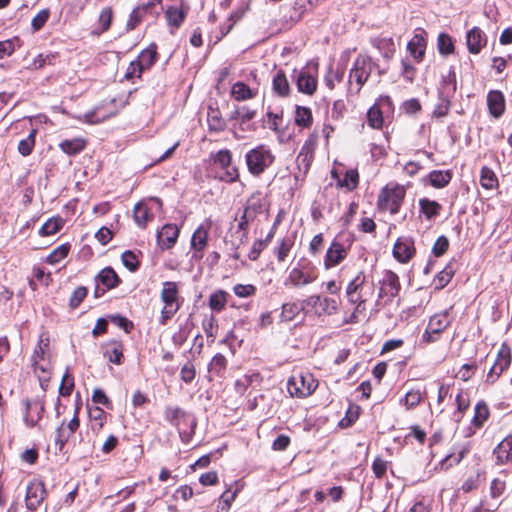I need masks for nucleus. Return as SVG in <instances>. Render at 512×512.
Here are the masks:
<instances>
[{"mask_svg":"<svg viewBox=\"0 0 512 512\" xmlns=\"http://www.w3.org/2000/svg\"><path fill=\"white\" fill-rule=\"evenodd\" d=\"M374 292V283L368 282L363 272H358L348 283L346 297L349 303L356 306L351 315L350 322H357V314L365 311V304L373 297Z\"/></svg>","mask_w":512,"mask_h":512,"instance_id":"1","label":"nucleus"},{"mask_svg":"<svg viewBox=\"0 0 512 512\" xmlns=\"http://www.w3.org/2000/svg\"><path fill=\"white\" fill-rule=\"evenodd\" d=\"M160 299L163 303V308L160 313L159 322L165 325L180 309L178 284L174 281L163 282Z\"/></svg>","mask_w":512,"mask_h":512,"instance_id":"2","label":"nucleus"},{"mask_svg":"<svg viewBox=\"0 0 512 512\" xmlns=\"http://www.w3.org/2000/svg\"><path fill=\"white\" fill-rule=\"evenodd\" d=\"M274 155L265 145H259L249 150L245 155L248 171L254 175H261L274 162Z\"/></svg>","mask_w":512,"mask_h":512,"instance_id":"3","label":"nucleus"},{"mask_svg":"<svg viewBox=\"0 0 512 512\" xmlns=\"http://www.w3.org/2000/svg\"><path fill=\"white\" fill-rule=\"evenodd\" d=\"M318 381L311 373H298L289 378L287 390L292 397L305 398L317 388Z\"/></svg>","mask_w":512,"mask_h":512,"instance_id":"4","label":"nucleus"},{"mask_svg":"<svg viewBox=\"0 0 512 512\" xmlns=\"http://www.w3.org/2000/svg\"><path fill=\"white\" fill-rule=\"evenodd\" d=\"M317 278V268L309 261L303 262L290 270L285 285L299 288L313 283Z\"/></svg>","mask_w":512,"mask_h":512,"instance_id":"5","label":"nucleus"},{"mask_svg":"<svg viewBox=\"0 0 512 512\" xmlns=\"http://www.w3.org/2000/svg\"><path fill=\"white\" fill-rule=\"evenodd\" d=\"M404 197L405 189L403 186L386 187L378 197V205L381 209L388 210L391 214H396L401 207Z\"/></svg>","mask_w":512,"mask_h":512,"instance_id":"6","label":"nucleus"},{"mask_svg":"<svg viewBox=\"0 0 512 512\" xmlns=\"http://www.w3.org/2000/svg\"><path fill=\"white\" fill-rule=\"evenodd\" d=\"M374 68V64L371 59L364 55H359L350 70L349 82L355 81L357 84L356 93H359L362 86L367 82Z\"/></svg>","mask_w":512,"mask_h":512,"instance_id":"7","label":"nucleus"},{"mask_svg":"<svg viewBox=\"0 0 512 512\" xmlns=\"http://www.w3.org/2000/svg\"><path fill=\"white\" fill-rule=\"evenodd\" d=\"M211 157L214 161V164L218 165L224 171V174L221 176L222 180L228 183H232L238 179V169L231 165L232 154L230 150H219L215 154H212Z\"/></svg>","mask_w":512,"mask_h":512,"instance_id":"8","label":"nucleus"},{"mask_svg":"<svg viewBox=\"0 0 512 512\" xmlns=\"http://www.w3.org/2000/svg\"><path fill=\"white\" fill-rule=\"evenodd\" d=\"M511 364V350L508 345L502 344L497 358L487 374V382L494 383Z\"/></svg>","mask_w":512,"mask_h":512,"instance_id":"9","label":"nucleus"},{"mask_svg":"<svg viewBox=\"0 0 512 512\" xmlns=\"http://www.w3.org/2000/svg\"><path fill=\"white\" fill-rule=\"evenodd\" d=\"M450 317L448 312L435 314L430 318L428 326L425 330L423 338L427 342H434L437 340V336L443 332L450 325Z\"/></svg>","mask_w":512,"mask_h":512,"instance_id":"10","label":"nucleus"},{"mask_svg":"<svg viewBox=\"0 0 512 512\" xmlns=\"http://www.w3.org/2000/svg\"><path fill=\"white\" fill-rule=\"evenodd\" d=\"M304 304L311 307L318 315H332L338 310V302L333 298L321 297L319 295L309 296Z\"/></svg>","mask_w":512,"mask_h":512,"instance_id":"11","label":"nucleus"},{"mask_svg":"<svg viewBox=\"0 0 512 512\" xmlns=\"http://www.w3.org/2000/svg\"><path fill=\"white\" fill-rule=\"evenodd\" d=\"M211 227V221L207 220L204 224H201L193 233L191 238V247L194 249L193 258L201 259L203 257V251L208 244L209 230Z\"/></svg>","mask_w":512,"mask_h":512,"instance_id":"12","label":"nucleus"},{"mask_svg":"<svg viewBox=\"0 0 512 512\" xmlns=\"http://www.w3.org/2000/svg\"><path fill=\"white\" fill-rule=\"evenodd\" d=\"M165 419L172 425L179 429L180 435L182 436L181 424L188 423L191 426V432L193 433L196 426V420L190 414L186 413L183 409L177 406H168L164 411Z\"/></svg>","mask_w":512,"mask_h":512,"instance_id":"13","label":"nucleus"},{"mask_svg":"<svg viewBox=\"0 0 512 512\" xmlns=\"http://www.w3.org/2000/svg\"><path fill=\"white\" fill-rule=\"evenodd\" d=\"M79 407L75 408L73 418L67 423L62 422V424L56 430L55 443L59 445V450H62L64 445L70 439V437L74 434V432L79 428L80 421L78 417Z\"/></svg>","mask_w":512,"mask_h":512,"instance_id":"14","label":"nucleus"},{"mask_svg":"<svg viewBox=\"0 0 512 512\" xmlns=\"http://www.w3.org/2000/svg\"><path fill=\"white\" fill-rule=\"evenodd\" d=\"M46 494L45 486L40 481L31 482L26 490V507L29 510H36L43 502Z\"/></svg>","mask_w":512,"mask_h":512,"instance_id":"15","label":"nucleus"},{"mask_svg":"<svg viewBox=\"0 0 512 512\" xmlns=\"http://www.w3.org/2000/svg\"><path fill=\"white\" fill-rule=\"evenodd\" d=\"M26 412L24 415V422L26 426L40 427L39 422L43 417V413L45 411L44 403L42 401H26Z\"/></svg>","mask_w":512,"mask_h":512,"instance_id":"16","label":"nucleus"},{"mask_svg":"<svg viewBox=\"0 0 512 512\" xmlns=\"http://www.w3.org/2000/svg\"><path fill=\"white\" fill-rule=\"evenodd\" d=\"M346 257H347V250H346L345 246L342 243L334 241L326 252V256L324 259L325 269H330L332 267L337 266Z\"/></svg>","mask_w":512,"mask_h":512,"instance_id":"17","label":"nucleus"},{"mask_svg":"<svg viewBox=\"0 0 512 512\" xmlns=\"http://www.w3.org/2000/svg\"><path fill=\"white\" fill-rule=\"evenodd\" d=\"M414 253V242L410 238H399L393 247V255L401 263H407Z\"/></svg>","mask_w":512,"mask_h":512,"instance_id":"18","label":"nucleus"},{"mask_svg":"<svg viewBox=\"0 0 512 512\" xmlns=\"http://www.w3.org/2000/svg\"><path fill=\"white\" fill-rule=\"evenodd\" d=\"M317 138V135L315 133H312L305 141L304 145L301 148V151L297 156V163L299 166L303 165L305 169L309 168L314 157Z\"/></svg>","mask_w":512,"mask_h":512,"instance_id":"19","label":"nucleus"},{"mask_svg":"<svg viewBox=\"0 0 512 512\" xmlns=\"http://www.w3.org/2000/svg\"><path fill=\"white\" fill-rule=\"evenodd\" d=\"M466 43L471 54H478L486 45L487 37L479 27H474L467 32Z\"/></svg>","mask_w":512,"mask_h":512,"instance_id":"20","label":"nucleus"},{"mask_svg":"<svg viewBox=\"0 0 512 512\" xmlns=\"http://www.w3.org/2000/svg\"><path fill=\"white\" fill-rule=\"evenodd\" d=\"M179 236V229L176 225L166 224L158 232L157 240L162 249H169L174 246Z\"/></svg>","mask_w":512,"mask_h":512,"instance_id":"21","label":"nucleus"},{"mask_svg":"<svg viewBox=\"0 0 512 512\" xmlns=\"http://www.w3.org/2000/svg\"><path fill=\"white\" fill-rule=\"evenodd\" d=\"M487 106L489 113L493 117H501L505 111V98L503 93L499 90L489 91L487 94Z\"/></svg>","mask_w":512,"mask_h":512,"instance_id":"22","label":"nucleus"},{"mask_svg":"<svg viewBox=\"0 0 512 512\" xmlns=\"http://www.w3.org/2000/svg\"><path fill=\"white\" fill-rule=\"evenodd\" d=\"M96 281L98 285L102 284L104 286L102 289V293H104L108 289L115 288L120 280L112 268L106 267L99 272L96 277Z\"/></svg>","mask_w":512,"mask_h":512,"instance_id":"23","label":"nucleus"},{"mask_svg":"<svg viewBox=\"0 0 512 512\" xmlns=\"http://www.w3.org/2000/svg\"><path fill=\"white\" fill-rule=\"evenodd\" d=\"M273 92L280 97H287L290 94V85L285 73L281 70L277 71L272 79Z\"/></svg>","mask_w":512,"mask_h":512,"instance_id":"24","label":"nucleus"},{"mask_svg":"<svg viewBox=\"0 0 512 512\" xmlns=\"http://www.w3.org/2000/svg\"><path fill=\"white\" fill-rule=\"evenodd\" d=\"M86 140L81 137H76L70 140H63L59 143V148L62 152L69 156H74L83 151L86 147Z\"/></svg>","mask_w":512,"mask_h":512,"instance_id":"25","label":"nucleus"},{"mask_svg":"<svg viewBox=\"0 0 512 512\" xmlns=\"http://www.w3.org/2000/svg\"><path fill=\"white\" fill-rule=\"evenodd\" d=\"M256 95V89H251L248 85L241 81L234 83L231 89V96L236 101H246L254 98Z\"/></svg>","mask_w":512,"mask_h":512,"instance_id":"26","label":"nucleus"},{"mask_svg":"<svg viewBox=\"0 0 512 512\" xmlns=\"http://www.w3.org/2000/svg\"><path fill=\"white\" fill-rule=\"evenodd\" d=\"M494 454L498 463H505L512 461V436L502 440L494 449Z\"/></svg>","mask_w":512,"mask_h":512,"instance_id":"27","label":"nucleus"},{"mask_svg":"<svg viewBox=\"0 0 512 512\" xmlns=\"http://www.w3.org/2000/svg\"><path fill=\"white\" fill-rule=\"evenodd\" d=\"M297 87L302 93L312 95L317 88L316 79L306 72H300L297 77Z\"/></svg>","mask_w":512,"mask_h":512,"instance_id":"28","label":"nucleus"},{"mask_svg":"<svg viewBox=\"0 0 512 512\" xmlns=\"http://www.w3.org/2000/svg\"><path fill=\"white\" fill-rule=\"evenodd\" d=\"M133 214L134 220L140 228H145L148 222L153 219V214L150 209L143 203L135 205Z\"/></svg>","mask_w":512,"mask_h":512,"instance_id":"29","label":"nucleus"},{"mask_svg":"<svg viewBox=\"0 0 512 512\" xmlns=\"http://www.w3.org/2000/svg\"><path fill=\"white\" fill-rule=\"evenodd\" d=\"M157 59V47L155 44L144 49L137 58L138 63L145 71L150 69Z\"/></svg>","mask_w":512,"mask_h":512,"instance_id":"30","label":"nucleus"},{"mask_svg":"<svg viewBox=\"0 0 512 512\" xmlns=\"http://www.w3.org/2000/svg\"><path fill=\"white\" fill-rule=\"evenodd\" d=\"M207 122L210 131L220 132L224 130L226 123L217 108L210 107L207 113Z\"/></svg>","mask_w":512,"mask_h":512,"instance_id":"31","label":"nucleus"},{"mask_svg":"<svg viewBox=\"0 0 512 512\" xmlns=\"http://www.w3.org/2000/svg\"><path fill=\"white\" fill-rule=\"evenodd\" d=\"M48 345H49V338L45 334H41L39 343L34 350L33 358H34L35 369H40L43 372L46 371V368L40 364V360L44 359Z\"/></svg>","mask_w":512,"mask_h":512,"instance_id":"32","label":"nucleus"},{"mask_svg":"<svg viewBox=\"0 0 512 512\" xmlns=\"http://www.w3.org/2000/svg\"><path fill=\"white\" fill-rule=\"evenodd\" d=\"M105 356L109 362L120 365L123 359V345L120 342L113 341L107 345Z\"/></svg>","mask_w":512,"mask_h":512,"instance_id":"33","label":"nucleus"},{"mask_svg":"<svg viewBox=\"0 0 512 512\" xmlns=\"http://www.w3.org/2000/svg\"><path fill=\"white\" fill-rule=\"evenodd\" d=\"M419 206L421 212L426 216V218L431 219L439 215L441 210V205L433 200L422 198L419 200Z\"/></svg>","mask_w":512,"mask_h":512,"instance_id":"34","label":"nucleus"},{"mask_svg":"<svg viewBox=\"0 0 512 512\" xmlns=\"http://www.w3.org/2000/svg\"><path fill=\"white\" fill-rule=\"evenodd\" d=\"M428 177H429L430 184L433 187L443 188L451 181L452 174L450 173V171L435 170V171H432Z\"/></svg>","mask_w":512,"mask_h":512,"instance_id":"35","label":"nucleus"},{"mask_svg":"<svg viewBox=\"0 0 512 512\" xmlns=\"http://www.w3.org/2000/svg\"><path fill=\"white\" fill-rule=\"evenodd\" d=\"M467 453L466 447H461L457 452L448 454L439 464L441 470H447L454 465H457Z\"/></svg>","mask_w":512,"mask_h":512,"instance_id":"36","label":"nucleus"},{"mask_svg":"<svg viewBox=\"0 0 512 512\" xmlns=\"http://www.w3.org/2000/svg\"><path fill=\"white\" fill-rule=\"evenodd\" d=\"M37 132H38L37 128H33L30 131L29 135L25 139H23L19 142L17 149H18V152L22 156L26 157L32 153L34 146H35V138H36Z\"/></svg>","mask_w":512,"mask_h":512,"instance_id":"37","label":"nucleus"},{"mask_svg":"<svg viewBox=\"0 0 512 512\" xmlns=\"http://www.w3.org/2000/svg\"><path fill=\"white\" fill-rule=\"evenodd\" d=\"M312 112L310 108L303 106H296L295 110V123L298 126L307 128L312 124Z\"/></svg>","mask_w":512,"mask_h":512,"instance_id":"38","label":"nucleus"},{"mask_svg":"<svg viewBox=\"0 0 512 512\" xmlns=\"http://www.w3.org/2000/svg\"><path fill=\"white\" fill-rule=\"evenodd\" d=\"M359 183V174L356 169L347 170L343 179L338 181V186L346 188L348 191L356 189Z\"/></svg>","mask_w":512,"mask_h":512,"instance_id":"39","label":"nucleus"},{"mask_svg":"<svg viewBox=\"0 0 512 512\" xmlns=\"http://www.w3.org/2000/svg\"><path fill=\"white\" fill-rule=\"evenodd\" d=\"M407 49L415 60L421 61L425 53L423 39L419 36H414L408 43Z\"/></svg>","mask_w":512,"mask_h":512,"instance_id":"40","label":"nucleus"},{"mask_svg":"<svg viewBox=\"0 0 512 512\" xmlns=\"http://www.w3.org/2000/svg\"><path fill=\"white\" fill-rule=\"evenodd\" d=\"M450 95H445L444 92H439V101L433 111V116L441 118L446 116L451 108Z\"/></svg>","mask_w":512,"mask_h":512,"instance_id":"41","label":"nucleus"},{"mask_svg":"<svg viewBox=\"0 0 512 512\" xmlns=\"http://www.w3.org/2000/svg\"><path fill=\"white\" fill-rule=\"evenodd\" d=\"M63 226L61 218H50L40 228L39 234L41 236H51L60 231Z\"/></svg>","mask_w":512,"mask_h":512,"instance_id":"42","label":"nucleus"},{"mask_svg":"<svg viewBox=\"0 0 512 512\" xmlns=\"http://www.w3.org/2000/svg\"><path fill=\"white\" fill-rule=\"evenodd\" d=\"M227 302V293L223 290H218L212 293L209 297V307L216 312L222 311Z\"/></svg>","mask_w":512,"mask_h":512,"instance_id":"43","label":"nucleus"},{"mask_svg":"<svg viewBox=\"0 0 512 512\" xmlns=\"http://www.w3.org/2000/svg\"><path fill=\"white\" fill-rule=\"evenodd\" d=\"M368 125L373 129L382 128L384 119L379 106L373 105L367 112Z\"/></svg>","mask_w":512,"mask_h":512,"instance_id":"44","label":"nucleus"},{"mask_svg":"<svg viewBox=\"0 0 512 512\" xmlns=\"http://www.w3.org/2000/svg\"><path fill=\"white\" fill-rule=\"evenodd\" d=\"M480 183L485 189H493L497 186L498 180L492 169L486 166L481 169Z\"/></svg>","mask_w":512,"mask_h":512,"instance_id":"45","label":"nucleus"},{"mask_svg":"<svg viewBox=\"0 0 512 512\" xmlns=\"http://www.w3.org/2000/svg\"><path fill=\"white\" fill-rule=\"evenodd\" d=\"M70 251V245L68 243L62 244L55 248L46 258L47 263L55 265L61 260L67 257Z\"/></svg>","mask_w":512,"mask_h":512,"instance_id":"46","label":"nucleus"},{"mask_svg":"<svg viewBox=\"0 0 512 512\" xmlns=\"http://www.w3.org/2000/svg\"><path fill=\"white\" fill-rule=\"evenodd\" d=\"M383 284H384V286L389 287L388 293L391 296L397 295L399 288H400V284H399V278L394 272H392V271L386 272V274L384 276Z\"/></svg>","mask_w":512,"mask_h":512,"instance_id":"47","label":"nucleus"},{"mask_svg":"<svg viewBox=\"0 0 512 512\" xmlns=\"http://www.w3.org/2000/svg\"><path fill=\"white\" fill-rule=\"evenodd\" d=\"M293 245L294 242L292 239L285 238L280 242L279 246L275 248V254L279 262H284L286 260Z\"/></svg>","mask_w":512,"mask_h":512,"instance_id":"48","label":"nucleus"},{"mask_svg":"<svg viewBox=\"0 0 512 512\" xmlns=\"http://www.w3.org/2000/svg\"><path fill=\"white\" fill-rule=\"evenodd\" d=\"M166 18L170 25L175 27H179L184 20L185 14L184 12L177 7H169L166 10Z\"/></svg>","mask_w":512,"mask_h":512,"instance_id":"49","label":"nucleus"},{"mask_svg":"<svg viewBox=\"0 0 512 512\" xmlns=\"http://www.w3.org/2000/svg\"><path fill=\"white\" fill-rule=\"evenodd\" d=\"M488 416H489L488 406L483 402H479L475 406V414L473 417L474 425H476L478 427L482 426L483 423L488 419Z\"/></svg>","mask_w":512,"mask_h":512,"instance_id":"50","label":"nucleus"},{"mask_svg":"<svg viewBox=\"0 0 512 512\" xmlns=\"http://www.w3.org/2000/svg\"><path fill=\"white\" fill-rule=\"evenodd\" d=\"M298 313L299 307L296 303H284L282 305L280 318L284 322H290L295 319Z\"/></svg>","mask_w":512,"mask_h":512,"instance_id":"51","label":"nucleus"},{"mask_svg":"<svg viewBox=\"0 0 512 512\" xmlns=\"http://www.w3.org/2000/svg\"><path fill=\"white\" fill-rule=\"evenodd\" d=\"M438 49L442 55H449L454 50V44L451 37L445 33H441L438 36Z\"/></svg>","mask_w":512,"mask_h":512,"instance_id":"52","label":"nucleus"},{"mask_svg":"<svg viewBox=\"0 0 512 512\" xmlns=\"http://www.w3.org/2000/svg\"><path fill=\"white\" fill-rule=\"evenodd\" d=\"M455 402L457 405V413L454 414L456 421L462 417V413L469 407L470 401L467 393L459 392L456 395Z\"/></svg>","mask_w":512,"mask_h":512,"instance_id":"53","label":"nucleus"},{"mask_svg":"<svg viewBox=\"0 0 512 512\" xmlns=\"http://www.w3.org/2000/svg\"><path fill=\"white\" fill-rule=\"evenodd\" d=\"M227 360L224 355L218 353L216 354L209 364L210 372H213L217 375H221L222 372L226 369Z\"/></svg>","mask_w":512,"mask_h":512,"instance_id":"54","label":"nucleus"},{"mask_svg":"<svg viewBox=\"0 0 512 512\" xmlns=\"http://www.w3.org/2000/svg\"><path fill=\"white\" fill-rule=\"evenodd\" d=\"M456 91V76L453 71H449L447 76L443 77V87L440 92L445 95H453Z\"/></svg>","mask_w":512,"mask_h":512,"instance_id":"55","label":"nucleus"},{"mask_svg":"<svg viewBox=\"0 0 512 512\" xmlns=\"http://www.w3.org/2000/svg\"><path fill=\"white\" fill-rule=\"evenodd\" d=\"M247 239H248L247 231L234 229L233 232L231 233L230 243L234 249L238 250L241 245H243L247 242Z\"/></svg>","mask_w":512,"mask_h":512,"instance_id":"56","label":"nucleus"},{"mask_svg":"<svg viewBox=\"0 0 512 512\" xmlns=\"http://www.w3.org/2000/svg\"><path fill=\"white\" fill-rule=\"evenodd\" d=\"M255 111L249 109L248 107H241L233 112L231 118L239 120L241 123L248 122L255 117Z\"/></svg>","mask_w":512,"mask_h":512,"instance_id":"57","label":"nucleus"},{"mask_svg":"<svg viewBox=\"0 0 512 512\" xmlns=\"http://www.w3.org/2000/svg\"><path fill=\"white\" fill-rule=\"evenodd\" d=\"M422 399L420 390H410L406 393L404 398V405L407 409L416 407Z\"/></svg>","mask_w":512,"mask_h":512,"instance_id":"58","label":"nucleus"},{"mask_svg":"<svg viewBox=\"0 0 512 512\" xmlns=\"http://www.w3.org/2000/svg\"><path fill=\"white\" fill-rule=\"evenodd\" d=\"M113 18V11L111 7H105L99 15V24L101 26V32H105L110 28Z\"/></svg>","mask_w":512,"mask_h":512,"instance_id":"59","label":"nucleus"},{"mask_svg":"<svg viewBox=\"0 0 512 512\" xmlns=\"http://www.w3.org/2000/svg\"><path fill=\"white\" fill-rule=\"evenodd\" d=\"M233 291L236 296L246 298L255 294L256 287L252 284H237L234 286Z\"/></svg>","mask_w":512,"mask_h":512,"instance_id":"60","label":"nucleus"},{"mask_svg":"<svg viewBox=\"0 0 512 512\" xmlns=\"http://www.w3.org/2000/svg\"><path fill=\"white\" fill-rule=\"evenodd\" d=\"M90 417L93 421H95V424L92 425V429L100 430L104 425L106 413L101 408L96 407L95 409L90 410Z\"/></svg>","mask_w":512,"mask_h":512,"instance_id":"61","label":"nucleus"},{"mask_svg":"<svg viewBox=\"0 0 512 512\" xmlns=\"http://www.w3.org/2000/svg\"><path fill=\"white\" fill-rule=\"evenodd\" d=\"M50 16V11L48 9H43L38 12V14L32 19V27L35 31L40 30L45 23L48 21Z\"/></svg>","mask_w":512,"mask_h":512,"instance_id":"62","label":"nucleus"},{"mask_svg":"<svg viewBox=\"0 0 512 512\" xmlns=\"http://www.w3.org/2000/svg\"><path fill=\"white\" fill-rule=\"evenodd\" d=\"M202 327L206 336L214 340L217 329L216 319L214 316L205 317L202 322Z\"/></svg>","mask_w":512,"mask_h":512,"instance_id":"63","label":"nucleus"},{"mask_svg":"<svg viewBox=\"0 0 512 512\" xmlns=\"http://www.w3.org/2000/svg\"><path fill=\"white\" fill-rule=\"evenodd\" d=\"M87 295V289L83 286L77 287L70 297V306L76 308Z\"/></svg>","mask_w":512,"mask_h":512,"instance_id":"64","label":"nucleus"}]
</instances>
